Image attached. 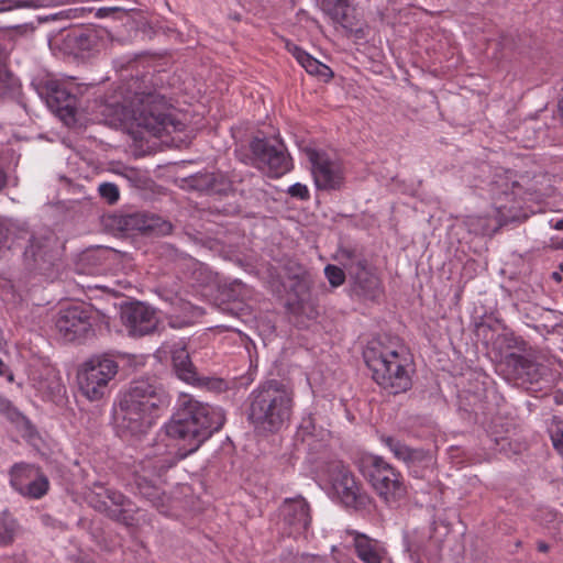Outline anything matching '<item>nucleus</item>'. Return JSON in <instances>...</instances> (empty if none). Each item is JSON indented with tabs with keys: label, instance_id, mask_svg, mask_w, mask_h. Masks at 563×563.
Returning a JSON list of instances; mask_svg holds the SVG:
<instances>
[{
	"label": "nucleus",
	"instance_id": "f257e3e1",
	"mask_svg": "<svg viewBox=\"0 0 563 563\" xmlns=\"http://www.w3.org/2000/svg\"><path fill=\"white\" fill-rule=\"evenodd\" d=\"M295 407L292 386L277 378L260 383L245 400V416L254 432L276 434L288 426Z\"/></svg>",
	"mask_w": 563,
	"mask_h": 563
},
{
	"label": "nucleus",
	"instance_id": "f03ea898",
	"mask_svg": "<svg viewBox=\"0 0 563 563\" xmlns=\"http://www.w3.org/2000/svg\"><path fill=\"white\" fill-rule=\"evenodd\" d=\"M168 405V395L156 379L142 377L130 383L119 399L115 411L122 437H137L153 426L158 410Z\"/></svg>",
	"mask_w": 563,
	"mask_h": 563
},
{
	"label": "nucleus",
	"instance_id": "7ed1b4c3",
	"mask_svg": "<svg viewBox=\"0 0 563 563\" xmlns=\"http://www.w3.org/2000/svg\"><path fill=\"white\" fill-rule=\"evenodd\" d=\"M192 451H188L180 439L167 434V424L157 434V438L145 457L140 461L133 473L132 489L153 506L163 505L164 492L158 486V479L180 460L187 457Z\"/></svg>",
	"mask_w": 563,
	"mask_h": 563
},
{
	"label": "nucleus",
	"instance_id": "20e7f679",
	"mask_svg": "<svg viewBox=\"0 0 563 563\" xmlns=\"http://www.w3.org/2000/svg\"><path fill=\"white\" fill-rule=\"evenodd\" d=\"M220 408L195 399L188 394L178 398L177 410L167 424V434L180 439L188 451L196 452L200 445L224 424Z\"/></svg>",
	"mask_w": 563,
	"mask_h": 563
},
{
	"label": "nucleus",
	"instance_id": "39448f33",
	"mask_svg": "<svg viewBox=\"0 0 563 563\" xmlns=\"http://www.w3.org/2000/svg\"><path fill=\"white\" fill-rule=\"evenodd\" d=\"M148 74L132 78L128 84L133 119L154 136L183 131L184 123L169 113L165 98L147 86Z\"/></svg>",
	"mask_w": 563,
	"mask_h": 563
},
{
	"label": "nucleus",
	"instance_id": "423d86ee",
	"mask_svg": "<svg viewBox=\"0 0 563 563\" xmlns=\"http://www.w3.org/2000/svg\"><path fill=\"white\" fill-rule=\"evenodd\" d=\"M364 361L373 379L389 394L398 395L411 387V378L404 358L395 350L378 345L367 346Z\"/></svg>",
	"mask_w": 563,
	"mask_h": 563
},
{
	"label": "nucleus",
	"instance_id": "0eeeda50",
	"mask_svg": "<svg viewBox=\"0 0 563 563\" xmlns=\"http://www.w3.org/2000/svg\"><path fill=\"white\" fill-rule=\"evenodd\" d=\"M356 465L386 505H396L406 496L407 488L402 475L382 456L362 454L356 460Z\"/></svg>",
	"mask_w": 563,
	"mask_h": 563
},
{
	"label": "nucleus",
	"instance_id": "6e6552de",
	"mask_svg": "<svg viewBox=\"0 0 563 563\" xmlns=\"http://www.w3.org/2000/svg\"><path fill=\"white\" fill-rule=\"evenodd\" d=\"M119 364L109 354L96 355L78 371L79 390L90 401H99L110 393V382L118 374Z\"/></svg>",
	"mask_w": 563,
	"mask_h": 563
},
{
	"label": "nucleus",
	"instance_id": "1a4fd4ad",
	"mask_svg": "<svg viewBox=\"0 0 563 563\" xmlns=\"http://www.w3.org/2000/svg\"><path fill=\"white\" fill-rule=\"evenodd\" d=\"M329 477L334 496L343 507L355 511L367 510L372 507V497L343 462H334L330 466Z\"/></svg>",
	"mask_w": 563,
	"mask_h": 563
},
{
	"label": "nucleus",
	"instance_id": "9d476101",
	"mask_svg": "<svg viewBox=\"0 0 563 563\" xmlns=\"http://www.w3.org/2000/svg\"><path fill=\"white\" fill-rule=\"evenodd\" d=\"M335 258L344 266L353 282V291L364 298H375L378 294V278L368 269L364 255L355 247L341 246Z\"/></svg>",
	"mask_w": 563,
	"mask_h": 563
},
{
	"label": "nucleus",
	"instance_id": "9b49d317",
	"mask_svg": "<svg viewBox=\"0 0 563 563\" xmlns=\"http://www.w3.org/2000/svg\"><path fill=\"white\" fill-rule=\"evenodd\" d=\"M254 165L277 178L290 170L291 159L277 139L254 137L250 143Z\"/></svg>",
	"mask_w": 563,
	"mask_h": 563
},
{
	"label": "nucleus",
	"instance_id": "f8f14e48",
	"mask_svg": "<svg viewBox=\"0 0 563 563\" xmlns=\"http://www.w3.org/2000/svg\"><path fill=\"white\" fill-rule=\"evenodd\" d=\"M32 87L38 97L45 101L48 109L69 124L75 121L76 96L57 80L42 77L32 81Z\"/></svg>",
	"mask_w": 563,
	"mask_h": 563
},
{
	"label": "nucleus",
	"instance_id": "ddd939ff",
	"mask_svg": "<svg viewBox=\"0 0 563 563\" xmlns=\"http://www.w3.org/2000/svg\"><path fill=\"white\" fill-rule=\"evenodd\" d=\"M55 329L66 342L81 341L93 333L92 310L80 303L62 308L55 317Z\"/></svg>",
	"mask_w": 563,
	"mask_h": 563
},
{
	"label": "nucleus",
	"instance_id": "4468645a",
	"mask_svg": "<svg viewBox=\"0 0 563 563\" xmlns=\"http://www.w3.org/2000/svg\"><path fill=\"white\" fill-rule=\"evenodd\" d=\"M172 365L175 375L183 382L198 388L220 393L228 388L224 379L212 376L200 375L191 362L187 347L176 343L170 350Z\"/></svg>",
	"mask_w": 563,
	"mask_h": 563
},
{
	"label": "nucleus",
	"instance_id": "2eb2a0df",
	"mask_svg": "<svg viewBox=\"0 0 563 563\" xmlns=\"http://www.w3.org/2000/svg\"><path fill=\"white\" fill-rule=\"evenodd\" d=\"M307 156L318 189L336 190L341 188L344 176L338 162L330 159L324 152L313 148L307 150Z\"/></svg>",
	"mask_w": 563,
	"mask_h": 563
},
{
	"label": "nucleus",
	"instance_id": "dca6fc26",
	"mask_svg": "<svg viewBox=\"0 0 563 563\" xmlns=\"http://www.w3.org/2000/svg\"><path fill=\"white\" fill-rule=\"evenodd\" d=\"M113 222L122 232L139 231L154 236L167 235L173 229L172 223L161 217L142 212L115 216Z\"/></svg>",
	"mask_w": 563,
	"mask_h": 563
},
{
	"label": "nucleus",
	"instance_id": "f3484780",
	"mask_svg": "<svg viewBox=\"0 0 563 563\" xmlns=\"http://www.w3.org/2000/svg\"><path fill=\"white\" fill-rule=\"evenodd\" d=\"M121 320L132 336L153 333L158 324L156 312L147 305L135 301L121 308Z\"/></svg>",
	"mask_w": 563,
	"mask_h": 563
},
{
	"label": "nucleus",
	"instance_id": "a211bd4d",
	"mask_svg": "<svg viewBox=\"0 0 563 563\" xmlns=\"http://www.w3.org/2000/svg\"><path fill=\"white\" fill-rule=\"evenodd\" d=\"M501 365L508 378L518 385H532L538 383L542 377L541 365L528 353L506 354Z\"/></svg>",
	"mask_w": 563,
	"mask_h": 563
},
{
	"label": "nucleus",
	"instance_id": "6ab92c4d",
	"mask_svg": "<svg viewBox=\"0 0 563 563\" xmlns=\"http://www.w3.org/2000/svg\"><path fill=\"white\" fill-rule=\"evenodd\" d=\"M279 516L289 536L306 532L311 523L310 506L302 496L286 498L279 507Z\"/></svg>",
	"mask_w": 563,
	"mask_h": 563
},
{
	"label": "nucleus",
	"instance_id": "aec40b11",
	"mask_svg": "<svg viewBox=\"0 0 563 563\" xmlns=\"http://www.w3.org/2000/svg\"><path fill=\"white\" fill-rule=\"evenodd\" d=\"M290 292L294 298L287 301L288 312L298 319H316L318 311L313 302L310 300V289L312 286L311 275L307 277L290 279Z\"/></svg>",
	"mask_w": 563,
	"mask_h": 563
},
{
	"label": "nucleus",
	"instance_id": "412c9836",
	"mask_svg": "<svg viewBox=\"0 0 563 563\" xmlns=\"http://www.w3.org/2000/svg\"><path fill=\"white\" fill-rule=\"evenodd\" d=\"M476 335L482 336L487 342L490 340L493 350L499 352L501 361L506 354L511 353L510 351L517 350L518 352L527 353L530 349L529 344L521 336L516 335L506 328L494 336L493 327L487 322H479L476 325Z\"/></svg>",
	"mask_w": 563,
	"mask_h": 563
},
{
	"label": "nucleus",
	"instance_id": "4be33fe9",
	"mask_svg": "<svg viewBox=\"0 0 563 563\" xmlns=\"http://www.w3.org/2000/svg\"><path fill=\"white\" fill-rule=\"evenodd\" d=\"M190 186L209 195H227L232 181L222 173H198L190 178Z\"/></svg>",
	"mask_w": 563,
	"mask_h": 563
},
{
	"label": "nucleus",
	"instance_id": "5701e85b",
	"mask_svg": "<svg viewBox=\"0 0 563 563\" xmlns=\"http://www.w3.org/2000/svg\"><path fill=\"white\" fill-rule=\"evenodd\" d=\"M65 42L74 54L84 56L98 49L100 37L93 29H76L67 33Z\"/></svg>",
	"mask_w": 563,
	"mask_h": 563
},
{
	"label": "nucleus",
	"instance_id": "b1692460",
	"mask_svg": "<svg viewBox=\"0 0 563 563\" xmlns=\"http://www.w3.org/2000/svg\"><path fill=\"white\" fill-rule=\"evenodd\" d=\"M288 52L296 58V60L312 76L319 77L323 81H329L333 77V71L329 66L319 62L305 49L296 44L287 43Z\"/></svg>",
	"mask_w": 563,
	"mask_h": 563
},
{
	"label": "nucleus",
	"instance_id": "393cba45",
	"mask_svg": "<svg viewBox=\"0 0 563 563\" xmlns=\"http://www.w3.org/2000/svg\"><path fill=\"white\" fill-rule=\"evenodd\" d=\"M90 505L99 512L106 515L109 519L131 526L133 516L130 514L129 506H110L107 500L100 499L99 494L90 496Z\"/></svg>",
	"mask_w": 563,
	"mask_h": 563
},
{
	"label": "nucleus",
	"instance_id": "a878e982",
	"mask_svg": "<svg viewBox=\"0 0 563 563\" xmlns=\"http://www.w3.org/2000/svg\"><path fill=\"white\" fill-rule=\"evenodd\" d=\"M322 8L334 22L344 27L351 24L352 0H323Z\"/></svg>",
	"mask_w": 563,
	"mask_h": 563
},
{
	"label": "nucleus",
	"instance_id": "bb28decb",
	"mask_svg": "<svg viewBox=\"0 0 563 563\" xmlns=\"http://www.w3.org/2000/svg\"><path fill=\"white\" fill-rule=\"evenodd\" d=\"M41 473L42 471L38 466L25 463H16L10 470V484L13 489L18 492L22 488V484L31 482Z\"/></svg>",
	"mask_w": 563,
	"mask_h": 563
},
{
	"label": "nucleus",
	"instance_id": "cd10ccee",
	"mask_svg": "<svg viewBox=\"0 0 563 563\" xmlns=\"http://www.w3.org/2000/svg\"><path fill=\"white\" fill-rule=\"evenodd\" d=\"M49 488V481L42 472L31 482L22 484V488L18 490L20 495L30 499H40L45 496Z\"/></svg>",
	"mask_w": 563,
	"mask_h": 563
},
{
	"label": "nucleus",
	"instance_id": "c85d7f7f",
	"mask_svg": "<svg viewBox=\"0 0 563 563\" xmlns=\"http://www.w3.org/2000/svg\"><path fill=\"white\" fill-rule=\"evenodd\" d=\"M181 313H172L168 317V324L174 329H181L195 323L196 318L200 314L198 308L189 302H181Z\"/></svg>",
	"mask_w": 563,
	"mask_h": 563
},
{
	"label": "nucleus",
	"instance_id": "c756f323",
	"mask_svg": "<svg viewBox=\"0 0 563 563\" xmlns=\"http://www.w3.org/2000/svg\"><path fill=\"white\" fill-rule=\"evenodd\" d=\"M354 545L357 558L364 563H382L379 554L371 544V540L366 536L355 533Z\"/></svg>",
	"mask_w": 563,
	"mask_h": 563
},
{
	"label": "nucleus",
	"instance_id": "7c9ffc66",
	"mask_svg": "<svg viewBox=\"0 0 563 563\" xmlns=\"http://www.w3.org/2000/svg\"><path fill=\"white\" fill-rule=\"evenodd\" d=\"M19 525L11 514H0V545H9L14 541Z\"/></svg>",
	"mask_w": 563,
	"mask_h": 563
},
{
	"label": "nucleus",
	"instance_id": "2f4dec72",
	"mask_svg": "<svg viewBox=\"0 0 563 563\" xmlns=\"http://www.w3.org/2000/svg\"><path fill=\"white\" fill-rule=\"evenodd\" d=\"M382 442L394 453L395 457L398 460H402L408 462L413 459L415 451H412L408 445L402 443L399 440H396L393 437L383 435L380 438Z\"/></svg>",
	"mask_w": 563,
	"mask_h": 563
},
{
	"label": "nucleus",
	"instance_id": "473e14b6",
	"mask_svg": "<svg viewBox=\"0 0 563 563\" xmlns=\"http://www.w3.org/2000/svg\"><path fill=\"white\" fill-rule=\"evenodd\" d=\"M548 430L553 448L563 456V419L553 416Z\"/></svg>",
	"mask_w": 563,
	"mask_h": 563
},
{
	"label": "nucleus",
	"instance_id": "72a5a7b5",
	"mask_svg": "<svg viewBox=\"0 0 563 563\" xmlns=\"http://www.w3.org/2000/svg\"><path fill=\"white\" fill-rule=\"evenodd\" d=\"M12 88V76L5 66V53L0 46V100L10 93Z\"/></svg>",
	"mask_w": 563,
	"mask_h": 563
},
{
	"label": "nucleus",
	"instance_id": "f704fd0d",
	"mask_svg": "<svg viewBox=\"0 0 563 563\" xmlns=\"http://www.w3.org/2000/svg\"><path fill=\"white\" fill-rule=\"evenodd\" d=\"M30 244L26 246L24 251V257L26 260H32L37 262L38 258H44L47 240L46 239H37L33 235L29 239Z\"/></svg>",
	"mask_w": 563,
	"mask_h": 563
},
{
	"label": "nucleus",
	"instance_id": "c9c22d12",
	"mask_svg": "<svg viewBox=\"0 0 563 563\" xmlns=\"http://www.w3.org/2000/svg\"><path fill=\"white\" fill-rule=\"evenodd\" d=\"M98 194L109 205H114L120 199L119 187L110 181L99 184Z\"/></svg>",
	"mask_w": 563,
	"mask_h": 563
},
{
	"label": "nucleus",
	"instance_id": "e433bc0d",
	"mask_svg": "<svg viewBox=\"0 0 563 563\" xmlns=\"http://www.w3.org/2000/svg\"><path fill=\"white\" fill-rule=\"evenodd\" d=\"M284 272L288 280L310 276L308 269L296 260H287Z\"/></svg>",
	"mask_w": 563,
	"mask_h": 563
},
{
	"label": "nucleus",
	"instance_id": "4c0bfd02",
	"mask_svg": "<svg viewBox=\"0 0 563 563\" xmlns=\"http://www.w3.org/2000/svg\"><path fill=\"white\" fill-rule=\"evenodd\" d=\"M324 275L332 287H339L345 282L344 271L336 265H327L324 267Z\"/></svg>",
	"mask_w": 563,
	"mask_h": 563
},
{
	"label": "nucleus",
	"instance_id": "58836bf2",
	"mask_svg": "<svg viewBox=\"0 0 563 563\" xmlns=\"http://www.w3.org/2000/svg\"><path fill=\"white\" fill-rule=\"evenodd\" d=\"M99 487L104 490L106 498L110 501V506H130V499L122 493L114 489L104 488L101 485Z\"/></svg>",
	"mask_w": 563,
	"mask_h": 563
},
{
	"label": "nucleus",
	"instance_id": "ea45409f",
	"mask_svg": "<svg viewBox=\"0 0 563 563\" xmlns=\"http://www.w3.org/2000/svg\"><path fill=\"white\" fill-rule=\"evenodd\" d=\"M288 195H290L292 198H297L300 200H308L310 198L309 190L306 185L296 183L291 185L288 190Z\"/></svg>",
	"mask_w": 563,
	"mask_h": 563
},
{
	"label": "nucleus",
	"instance_id": "a19ab883",
	"mask_svg": "<svg viewBox=\"0 0 563 563\" xmlns=\"http://www.w3.org/2000/svg\"><path fill=\"white\" fill-rule=\"evenodd\" d=\"M0 411L5 413L11 420L19 417L20 413L13 408L11 401L0 396Z\"/></svg>",
	"mask_w": 563,
	"mask_h": 563
},
{
	"label": "nucleus",
	"instance_id": "79ce46f5",
	"mask_svg": "<svg viewBox=\"0 0 563 563\" xmlns=\"http://www.w3.org/2000/svg\"><path fill=\"white\" fill-rule=\"evenodd\" d=\"M0 376L7 377L9 382L13 380V374L10 372L9 366L0 358Z\"/></svg>",
	"mask_w": 563,
	"mask_h": 563
},
{
	"label": "nucleus",
	"instance_id": "37998d69",
	"mask_svg": "<svg viewBox=\"0 0 563 563\" xmlns=\"http://www.w3.org/2000/svg\"><path fill=\"white\" fill-rule=\"evenodd\" d=\"M43 4L42 0H19L16 7H33L37 8Z\"/></svg>",
	"mask_w": 563,
	"mask_h": 563
},
{
	"label": "nucleus",
	"instance_id": "c03bdc74",
	"mask_svg": "<svg viewBox=\"0 0 563 563\" xmlns=\"http://www.w3.org/2000/svg\"><path fill=\"white\" fill-rule=\"evenodd\" d=\"M9 230L4 227V224L0 221V249L4 246L8 240Z\"/></svg>",
	"mask_w": 563,
	"mask_h": 563
},
{
	"label": "nucleus",
	"instance_id": "a18cd8bd",
	"mask_svg": "<svg viewBox=\"0 0 563 563\" xmlns=\"http://www.w3.org/2000/svg\"><path fill=\"white\" fill-rule=\"evenodd\" d=\"M498 209H499V213H500L501 224H505V223H507L509 221H517V220H519V218L517 216H512L510 218L506 217V214L503 212V209H505V206H499Z\"/></svg>",
	"mask_w": 563,
	"mask_h": 563
},
{
	"label": "nucleus",
	"instance_id": "49530a36",
	"mask_svg": "<svg viewBox=\"0 0 563 563\" xmlns=\"http://www.w3.org/2000/svg\"><path fill=\"white\" fill-rule=\"evenodd\" d=\"M404 542H405V550H406V552H410L411 560L418 561V555H417L416 551L412 550L411 544L409 543L407 537L404 538Z\"/></svg>",
	"mask_w": 563,
	"mask_h": 563
},
{
	"label": "nucleus",
	"instance_id": "de8ad7c7",
	"mask_svg": "<svg viewBox=\"0 0 563 563\" xmlns=\"http://www.w3.org/2000/svg\"><path fill=\"white\" fill-rule=\"evenodd\" d=\"M7 184L8 175L2 168H0V191L7 186Z\"/></svg>",
	"mask_w": 563,
	"mask_h": 563
},
{
	"label": "nucleus",
	"instance_id": "09e8293b",
	"mask_svg": "<svg viewBox=\"0 0 563 563\" xmlns=\"http://www.w3.org/2000/svg\"><path fill=\"white\" fill-rule=\"evenodd\" d=\"M537 549H538V551L545 553L549 551L550 547L548 543H545L543 541H539L537 544Z\"/></svg>",
	"mask_w": 563,
	"mask_h": 563
},
{
	"label": "nucleus",
	"instance_id": "8fccbe9b",
	"mask_svg": "<svg viewBox=\"0 0 563 563\" xmlns=\"http://www.w3.org/2000/svg\"><path fill=\"white\" fill-rule=\"evenodd\" d=\"M550 223H551V227L553 229H555V230H563V218L558 220V221H555V222L551 221Z\"/></svg>",
	"mask_w": 563,
	"mask_h": 563
},
{
	"label": "nucleus",
	"instance_id": "3c124183",
	"mask_svg": "<svg viewBox=\"0 0 563 563\" xmlns=\"http://www.w3.org/2000/svg\"><path fill=\"white\" fill-rule=\"evenodd\" d=\"M551 278L553 280H555L556 283H561V280H562V276H561V274L559 272H553L551 274Z\"/></svg>",
	"mask_w": 563,
	"mask_h": 563
},
{
	"label": "nucleus",
	"instance_id": "603ef678",
	"mask_svg": "<svg viewBox=\"0 0 563 563\" xmlns=\"http://www.w3.org/2000/svg\"><path fill=\"white\" fill-rule=\"evenodd\" d=\"M556 249H563V240L560 242V244L556 246Z\"/></svg>",
	"mask_w": 563,
	"mask_h": 563
},
{
	"label": "nucleus",
	"instance_id": "864d4df0",
	"mask_svg": "<svg viewBox=\"0 0 563 563\" xmlns=\"http://www.w3.org/2000/svg\"><path fill=\"white\" fill-rule=\"evenodd\" d=\"M555 398H556V402H558V404H561V402L563 401V398H560V399H559V397H558V396H556Z\"/></svg>",
	"mask_w": 563,
	"mask_h": 563
},
{
	"label": "nucleus",
	"instance_id": "5fc2aeb1",
	"mask_svg": "<svg viewBox=\"0 0 563 563\" xmlns=\"http://www.w3.org/2000/svg\"><path fill=\"white\" fill-rule=\"evenodd\" d=\"M555 398H556V402H558V404H561V402L563 401V398H560V399H559V397H558V396H556Z\"/></svg>",
	"mask_w": 563,
	"mask_h": 563
},
{
	"label": "nucleus",
	"instance_id": "6e6d98bb",
	"mask_svg": "<svg viewBox=\"0 0 563 563\" xmlns=\"http://www.w3.org/2000/svg\"><path fill=\"white\" fill-rule=\"evenodd\" d=\"M297 323L298 324H303V321L302 320H297Z\"/></svg>",
	"mask_w": 563,
	"mask_h": 563
}]
</instances>
